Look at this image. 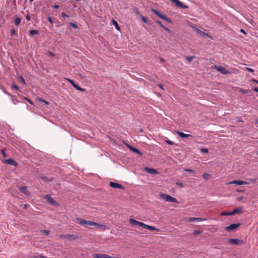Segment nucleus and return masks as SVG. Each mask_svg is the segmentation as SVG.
Listing matches in <instances>:
<instances>
[{
  "instance_id": "1",
  "label": "nucleus",
  "mask_w": 258,
  "mask_h": 258,
  "mask_svg": "<svg viewBox=\"0 0 258 258\" xmlns=\"http://www.w3.org/2000/svg\"><path fill=\"white\" fill-rule=\"evenodd\" d=\"M130 224L132 225H137L139 227H142L144 229H147L150 230L159 231V229L156 228L155 227L147 225L143 222L137 221L134 219H130L129 220Z\"/></svg>"
},
{
  "instance_id": "2",
  "label": "nucleus",
  "mask_w": 258,
  "mask_h": 258,
  "mask_svg": "<svg viewBox=\"0 0 258 258\" xmlns=\"http://www.w3.org/2000/svg\"><path fill=\"white\" fill-rule=\"evenodd\" d=\"M76 220L78 223L85 227H88V226H93L97 225V223L95 222L86 220L81 218H77Z\"/></svg>"
},
{
  "instance_id": "3",
  "label": "nucleus",
  "mask_w": 258,
  "mask_h": 258,
  "mask_svg": "<svg viewBox=\"0 0 258 258\" xmlns=\"http://www.w3.org/2000/svg\"><path fill=\"white\" fill-rule=\"evenodd\" d=\"M160 197L162 199H163L167 202L178 203V201L176 198L172 197L168 195L161 194H160Z\"/></svg>"
},
{
  "instance_id": "4",
  "label": "nucleus",
  "mask_w": 258,
  "mask_h": 258,
  "mask_svg": "<svg viewBox=\"0 0 258 258\" xmlns=\"http://www.w3.org/2000/svg\"><path fill=\"white\" fill-rule=\"evenodd\" d=\"M214 68L223 75H227L230 73L229 71H228L225 68L222 67L215 66L214 67Z\"/></svg>"
},
{
  "instance_id": "5",
  "label": "nucleus",
  "mask_w": 258,
  "mask_h": 258,
  "mask_svg": "<svg viewBox=\"0 0 258 258\" xmlns=\"http://www.w3.org/2000/svg\"><path fill=\"white\" fill-rule=\"evenodd\" d=\"M66 80L69 82H70L72 85V86L75 88L77 90H79V91H82V92H84L85 91V89H83V88H82L81 87H80L77 84H76L75 82L71 80V79H66Z\"/></svg>"
},
{
  "instance_id": "6",
  "label": "nucleus",
  "mask_w": 258,
  "mask_h": 258,
  "mask_svg": "<svg viewBox=\"0 0 258 258\" xmlns=\"http://www.w3.org/2000/svg\"><path fill=\"white\" fill-rule=\"evenodd\" d=\"M66 80L69 82H70L72 85V86L75 88L77 90H79V91H82V92H84L85 91V89H83V88H82L81 87H80L77 84H76L75 82L71 80V79H66Z\"/></svg>"
},
{
  "instance_id": "7",
  "label": "nucleus",
  "mask_w": 258,
  "mask_h": 258,
  "mask_svg": "<svg viewBox=\"0 0 258 258\" xmlns=\"http://www.w3.org/2000/svg\"><path fill=\"white\" fill-rule=\"evenodd\" d=\"M66 80L69 82H70L72 85V86L75 88L77 90H79V91H82V92H84L85 91V89H83V88H82L81 87H80L77 84H76L75 82L71 80V79H66Z\"/></svg>"
},
{
  "instance_id": "8",
  "label": "nucleus",
  "mask_w": 258,
  "mask_h": 258,
  "mask_svg": "<svg viewBox=\"0 0 258 258\" xmlns=\"http://www.w3.org/2000/svg\"><path fill=\"white\" fill-rule=\"evenodd\" d=\"M240 225V223H234L230 225L229 226L226 227L225 229L229 231H233L237 228Z\"/></svg>"
},
{
  "instance_id": "9",
  "label": "nucleus",
  "mask_w": 258,
  "mask_h": 258,
  "mask_svg": "<svg viewBox=\"0 0 258 258\" xmlns=\"http://www.w3.org/2000/svg\"><path fill=\"white\" fill-rule=\"evenodd\" d=\"M94 258H119L118 257H111L106 254L95 253L93 255Z\"/></svg>"
},
{
  "instance_id": "10",
  "label": "nucleus",
  "mask_w": 258,
  "mask_h": 258,
  "mask_svg": "<svg viewBox=\"0 0 258 258\" xmlns=\"http://www.w3.org/2000/svg\"><path fill=\"white\" fill-rule=\"evenodd\" d=\"M248 183L247 182L242 180H235L230 181L228 183V184H234L236 185H245Z\"/></svg>"
},
{
  "instance_id": "11",
  "label": "nucleus",
  "mask_w": 258,
  "mask_h": 258,
  "mask_svg": "<svg viewBox=\"0 0 258 258\" xmlns=\"http://www.w3.org/2000/svg\"><path fill=\"white\" fill-rule=\"evenodd\" d=\"M109 185L113 188H119L121 189H124V187L121 185L120 184L118 183H115L113 182H110L109 183Z\"/></svg>"
},
{
  "instance_id": "12",
  "label": "nucleus",
  "mask_w": 258,
  "mask_h": 258,
  "mask_svg": "<svg viewBox=\"0 0 258 258\" xmlns=\"http://www.w3.org/2000/svg\"><path fill=\"white\" fill-rule=\"evenodd\" d=\"M4 163L13 165L15 167L17 166L18 163L12 158H9L4 161Z\"/></svg>"
},
{
  "instance_id": "13",
  "label": "nucleus",
  "mask_w": 258,
  "mask_h": 258,
  "mask_svg": "<svg viewBox=\"0 0 258 258\" xmlns=\"http://www.w3.org/2000/svg\"><path fill=\"white\" fill-rule=\"evenodd\" d=\"M170 1H172L173 3H175L176 6L178 7L182 8H184V9L187 8V7L186 5H183L182 4V3H181L179 0H170Z\"/></svg>"
},
{
  "instance_id": "14",
  "label": "nucleus",
  "mask_w": 258,
  "mask_h": 258,
  "mask_svg": "<svg viewBox=\"0 0 258 258\" xmlns=\"http://www.w3.org/2000/svg\"><path fill=\"white\" fill-rule=\"evenodd\" d=\"M206 220H207V219H206V218L189 217L187 219V221H188V222H194V221L201 222V221H205Z\"/></svg>"
},
{
  "instance_id": "15",
  "label": "nucleus",
  "mask_w": 258,
  "mask_h": 258,
  "mask_svg": "<svg viewBox=\"0 0 258 258\" xmlns=\"http://www.w3.org/2000/svg\"><path fill=\"white\" fill-rule=\"evenodd\" d=\"M229 242L231 244L238 245L242 243V240L238 239L231 238L229 239Z\"/></svg>"
},
{
  "instance_id": "16",
  "label": "nucleus",
  "mask_w": 258,
  "mask_h": 258,
  "mask_svg": "<svg viewBox=\"0 0 258 258\" xmlns=\"http://www.w3.org/2000/svg\"><path fill=\"white\" fill-rule=\"evenodd\" d=\"M45 198L46 199H47V202H48L49 204H51V205H55V204H56V202H55V201L54 200V199H53L52 197H51L49 195H45Z\"/></svg>"
},
{
  "instance_id": "17",
  "label": "nucleus",
  "mask_w": 258,
  "mask_h": 258,
  "mask_svg": "<svg viewBox=\"0 0 258 258\" xmlns=\"http://www.w3.org/2000/svg\"><path fill=\"white\" fill-rule=\"evenodd\" d=\"M145 169L147 172L152 174H157L158 173V172L156 169L153 168L146 167Z\"/></svg>"
},
{
  "instance_id": "18",
  "label": "nucleus",
  "mask_w": 258,
  "mask_h": 258,
  "mask_svg": "<svg viewBox=\"0 0 258 258\" xmlns=\"http://www.w3.org/2000/svg\"><path fill=\"white\" fill-rule=\"evenodd\" d=\"M127 147L132 152L136 153L140 155H142V153L136 148L130 145H128Z\"/></svg>"
},
{
  "instance_id": "19",
  "label": "nucleus",
  "mask_w": 258,
  "mask_h": 258,
  "mask_svg": "<svg viewBox=\"0 0 258 258\" xmlns=\"http://www.w3.org/2000/svg\"><path fill=\"white\" fill-rule=\"evenodd\" d=\"M176 133L181 138H188V137H191L192 136L190 134H186L182 132H180L179 131H176Z\"/></svg>"
},
{
  "instance_id": "20",
  "label": "nucleus",
  "mask_w": 258,
  "mask_h": 258,
  "mask_svg": "<svg viewBox=\"0 0 258 258\" xmlns=\"http://www.w3.org/2000/svg\"><path fill=\"white\" fill-rule=\"evenodd\" d=\"M242 213V209L241 208H237L234 209L232 212H231L232 215H233L235 214H241Z\"/></svg>"
},
{
  "instance_id": "21",
  "label": "nucleus",
  "mask_w": 258,
  "mask_h": 258,
  "mask_svg": "<svg viewBox=\"0 0 258 258\" xmlns=\"http://www.w3.org/2000/svg\"><path fill=\"white\" fill-rule=\"evenodd\" d=\"M195 31H196V32L201 36L204 37H209V35L207 33H205L204 32L201 31L198 28H195Z\"/></svg>"
},
{
  "instance_id": "22",
  "label": "nucleus",
  "mask_w": 258,
  "mask_h": 258,
  "mask_svg": "<svg viewBox=\"0 0 258 258\" xmlns=\"http://www.w3.org/2000/svg\"><path fill=\"white\" fill-rule=\"evenodd\" d=\"M19 190L26 195H29V192L27 190L25 186H21L19 187Z\"/></svg>"
},
{
  "instance_id": "23",
  "label": "nucleus",
  "mask_w": 258,
  "mask_h": 258,
  "mask_svg": "<svg viewBox=\"0 0 258 258\" xmlns=\"http://www.w3.org/2000/svg\"><path fill=\"white\" fill-rule=\"evenodd\" d=\"M152 11L159 18H161V17L163 15L162 14L160 13L159 11L155 9H152Z\"/></svg>"
},
{
  "instance_id": "24",
  "label": "nucleus",
  "mask_w": 258,
  "mask_h": 258,
  "mask_svg": "<svg viewBox=\"0 0 258 258\" xmlns=\"http://www.w3.org/2000/svg\"><path fill=\"white\" fill-rule=\"evenodd\" d=\"M140 16H141L142 20L145 23L150 25V23H149V21L148 20V19L146 17H144L143 15H140Z\"/></svg>"
},
{
  "instance_id": "25",
  "label": "nucleus",
  "mask_w": 258,
  "mask_h": 258,
  "mask_svg": "<svg viewBox=\"0 0 258 258\" xmlns=\"http://www.w3.org/2000/svg\"><path fill=\"white\" fill-rule=\"evenodd\" d=\"M94 226L97 227L98 228H100V229H102V228L107 229V226H106L104 224L97 223V225H95Z\"/></svg>"
},
{
  "instance_id": "26",
  "label": "nucleus",
  "mask_w": 258,
  "mask_h": 258,
  "mask_svg": "<svg viewBox=\"0 0 258 258\" xmlns=\"http://www.w3.org/2000/svg\"><path fill=\"white\" fill-rule=\"evenodd\" d=\"M21 21V19L20 18L16 17L14 20L15 24L17 26H18L20 24Z\"/></svg>"
},
{
  "instance_id": "27",
  "label": "nucleus",
  "mask_w": 258,
  "mask_h": 258,
  "mask_svg": "<svg viewBox=\"0 0 258 258\" xmlns=\"http://www.w3.org/2000/svg\"><path fill=\"white\" fill-rule=\"evenodd\" d=\"M41 234L45 235H48L50 234V232L47 230H42L40 231Z\"/></svg>"
},
{
  "instance_id": "28",
  "label": "nucleus",
  "mask_w": 258,
  "mask_h": 258,
  "mask_svg": "<svg viewBox=\"0 0 258 258\" xmlns=\"http://www.w3.org/2000/svg\"><path fill=\"white\" fill-rule=\"evenodd\" d=\"M220 215L221 216H226V215L231 216V215H232V214H231V212H227L226 211H223L221 213Z\"/></svg>"
},
{
  "instance_id": "29",
  "label": "nucleus",
  "mask_w": 258,
  "mask_h": 258,
  "mask_svg": "<svg viewBox=\"0 0 258 258\" xmlns=\"http://www.w3.org/2000/svg\"><path fill=\"white\" fill-rule=\"evenodd\" d=\"M161 19H162L168 22H171V20L169 18H168L166 16L164 15H162V16L161 17Z\"/></svg>"
},
{
  "instance_id": "30",
  "label": "nucleus",
  "mask_w": 258,
  "mask_h": 258,
  "mask_svg": "<svg viewBox=\"0 0 258 258\" xmlns=\"http://www.w3.org/2000/svg\"><path fill=\"white\" fill-rule=\"evenodd\" d=\"M161 19H162L168 22H171V20L169 18H168L166 16L164 15H162V16L161 17Z\"/></svg>"
},
{
  "instance_id": "31",
  "label": "nucleus",
  "mask_w": 258,
  "mask_h": 258,
  "mask_svg": "<svg viewBox=\"0 0 258 258\" xmlns=\"http://www.w3.org/2000/svg\"><path fill=\"white\" fill-rule=\"evenodd\" d=\"M203 177L204 179H209L210 177H211V175L209 174H208V173H204L203 175Z\"/></svg>"
},
{
  "instance_id": "32",
  "label": "nucleus",
  "mask_w": 258,
  "mask_h": 258,
  "mask_svg": "<svg viewBox=\"0 0 258 258\" xmlns=\"http://www.w3.org/2000/svg\"><path fill=\"white\" fill-rule=\"evenodd\" d=\"M112 23H113V25L115 26V27L116 28V29H117L118 30H119L120 28H119V27L118 26V24L117 23V22H116L115 20H112Z\"/></svg>"
},
{
  "instance_id": "33",
  "label": "nucleus",
  "mask_w": 258,
  "mask_h": 258,
  "mask_svg": "<svg viewBox=\"0 0 258 258\" xmlns=\"http://www.w3.org/2000/svg\"><path fill=\"white\" fill-rule=\"evenodd\" d=\"M11 88L13 90H18V91L20 90L19 87L16 84H12V86H11Z\"/></svg>"
},
{
  "instance_id": "34",
  "label": "nucleus",
  "mask_w": 258,
  "mask_h": 258,
  "mask_svg": "<svg viewBox=\"0 0 258 258\" xmlns=\"http://www.w3.org/2000/svg\"><path fill=\"white\" fill-rule=\"evenodd\" d=\"M239 92L242 93L246 94L249 92H250V91L249 90H243L242 89H240Z\"/></svg>"
},
{
  "instance_id": "35",
  "label": "nucleus",
  "mask_w": 258,
  "mask_h": 258,
  "mask_svg": "<svg viewBox=\"0 0 258 258\" xmlns=\"http://www.w3.org/2000/svg\"><path fill=\"white\" fill-rule=\"evenodd\" d=\"M30 35L31 36H33L35 34H37L38 33V31L37 30H31L30 31Z\"/></svg>"
},
{
  "instance_id": "36",
  "label": "nucleus",
  "mask_w": 258,
  "mask_h": 258,
  "mask_svg": "<svg viewBox=\"0 0 258 258\" xmlns=\"http://www.w3.org/2000/svg\"><path fill=\"white\" fill-rule=\"evenodd\" d=\"M176 184L180 188H182L183 187L182 183L180 181H177L176 182Z\"/></svg>"
},
{
  "instance_id": "37",
  "label": "nucleus",
  "mask_w": 258,
  "mask_h": 258,
  "mask_svg": "<svg viewBox=\"0 0 258 258\" xmlns=\"http://www.w3.org/2000/svg\"><path fill=\"white\" fill-rule=\"evenodd\" d=\"M71 238H73V239L75 238L74 235L67 234L65 236V238L70 239Z\"/></svg>"
},
{
  "instance_id": "38",
  "label": "nucleus",
  "mask_w": 258,
  "mask_h": 258,
  "mask_svg": "<svg viewBox=\"0 0 258 258\" xmlns=\"http://www.w3.org/2000/svg\"><path fill=\"white\" fill-rule=\"evenodd\" d=\"M70 25L75 29H77L78 28L77 25L72 22L70 23Z\"/></svg>"
},
{
  "instance_id": "39",
  "label": "nucleus",
  "mask_w": 258,
  "mask_h": 258,
  "mask_svg": "<svg viewBox=\"0 0 258 258\" xmlns=\"http://www.w3.org/2000/svg\"><path fill=\"white\" fill-rule=\"evenodd\" d=\"M194 58H195V56H187L186 57V59L187 60H188V61L190 62L193 60V59Z\"/></svg>"
},
{
  "instance_id": "40",
  "label": "nucleus",
  "mask_w": 258,
  "mask_h": 258,
  "mask_svg": "<svg viewBox=\"0 0 258 258\" xmlns=\"http://www.w3.org/2000/svg\"><path fill=\"white\" fill-rule=\"evenodd\" d=\"M202 233V231L198 230H195L194 231L193 234L194 235H198Z\"/></svg>"
},
{
  "instance_id": "41",
  "label": "nucleus",
  "mask_w": 258,
  "mask_h": 258,
  "mask_svg": "<svg viewBox=\"0 0 258 258\" xmlns=\"http://www.w3.org/2000/svg\"><path fill=\"white\" fill-rule=\"evenodd\" d=\"M17 32L15 30L12 29L11 30V35H17Z\"/></svg>"
},
{
  "instance_id": "42",
  "label": "nucleus",
  "mask_w": 258,
  "mask_h": 258,
  "mask_svg": "<svg viewBox=\"0 0 258 258\" xmlns=\"http://www.w3.org/2000/svg\"><path fill=\"white\" fill-rule=\"evenodd\" d=\"M38 100L40 101V102H43L44 103H45L46 105H48V102L45 100L44 99H41V98H39L38 99Z\"/></svg>"
},
{
  "instance_id": "43",
  "label": "nucleus",
  "mask_w": 258,
  "mask_h": 258,
  "mask_svg": "<svg viewBox=\"0 0 258 258\" xmlns=\"http://www.w3.org/2000/svg\"><path fill=\"white\" fill-rule=\"evenodd\" d=\"M184 171L187 172L189 173H193L194 172V170L190 169H185Z\"/></svg>"
},
{
  "instance_id": "44",
  "label": "nucleus",
  "mask_w": 258,
  "mask_h": 258,
  "mask_svg": "<svg viewBox=\"0 0 258 258\" xmlns=\"http://www.w3.org/2000/svg\"><path fill=\"white\" fill-rule=\"evenodd\" d=\"M156 22L158 24H159V25H160L162 28H164V25H163L162 24L161 22L160 21H159V20H156Z\"/></svg>"
},
{
  "instance_id": "45",
  "label": "nucleus",
  "mask_w": 258,
  "mask_h": 258,
  "mask_svg": "<svg viewBox=\"0 0 258 258\" xmlns=\"http://www.w3.org/2000/svg\"><path fill=\"white\" fill-rule=\"evenodd\" d=\"M20 80H21V82L24 85H25L26 84V82H25V79L22 76L20 77Z\"/></svg>"
},
{
  "instance_id": "46",
  "label": "nucleus",
  "mask_w": 258,
  "mask_h": 258,
  "mask_svg": "<svg viewBox=\"0 0 258 258\" xmlns=\"http://www.w3.org/2000/svg\"><path fill=\"white\" fill-rule=\"evenodd\" d=\"M61 15L62 17H67V18H69L70 16L68 15H67L66 13H64V12H62L61 13Z\"/></svg>"
},
{
  "instance_id": "47",
  "label": "nucleus",
  "mask_w": 258,
  "mask_h": 258,
  "mask_svg": "<svg viewBox=\"0 0 258 258\" xmlns=\"http://www.w3.org/2000/svg\"><path fill=\"white\" fill-rule=\"evenodd\" d=\"M165 142L169 145H173V142H172V141H170V140H166Z\"/></svg>"
},
{
  "instance_id": "48",
  "label": "nucleus",
  "mask_w": 258,
  "mask_h": 258,
  "mask_svg": "<svg viewBox=\"0 0 258 258\" xmlns=\"http://www.w3.org/2000/svg\"><path fill=\"white\" fill-rule=\"evenodd\" d=\"M201 151L203 153H208V150L207 149H206V148H203V149H201Z\"/></svg>"
},
{
  "instance_id": "49",
  "label": "nucleus",
  "mask_w": 258,
  "mask_h": 258,
  "mask_svg": "<svg viewBox=\"0 0 258 258\" xmlns=\"http://www.w3.org/2000/svg\"><path fill=\"white\" fill-rule=\"evenodd\" d=\"M33 258H48L46 256H44V255H40L37 257H34Z\"/></svg>"
},
{
  "instance_id": "50",
  "label": "nucleus",
  "mask_w": 258,
  "mask_h": 258,
  "mask_svg": "<svg viewBox=\"0 0 258 258\" xmlns=\"http://www.w3.org/2000/svg\"><path fill=\"white\" fill-rule=\"evenodd\" d=\"M245 69L247 71H249L250 72H253V70L252 69L249 68H245Z\"/></svg>"
},
{
  "instance_id": "51",
  "label": "nucleus",
  "mask_w": 258,
  "mask_h": 258,
  "mask_svg": "<svg viewBox=\"0 0 258 258\" xmlns=\"http://www.w3.org/2000/svg\"><path fill=\"white\" fill-rule=\"evenodd\" d=\"M48 21L51 23V24H52L53 23V21H52V19L51 17H48Z\"/></svg>"
},
{
  "instance_id": "52",
  "label": "nucleus",
  "mask_w": 258,
  "mask_h": 258,
  "mask_svg": "<svg viewBox=\"0 0 258 258\" xmlns=\"http://www.w3.org/2000/svg\"><path fill=\"white\" fill-rule=\"evenodd\" d=\"M2 153L3 154V155L4 156V157H7V155L6 154V153L5 152V151L4 150H2Z\"/></svg>"
},
{
  "instance_id": "53",
  "label": "nucleus",
  "mask_w": 258,
  "mask_h": 258,
  "mask_svg": "<svg viewBox=\"0 0 258 258\" xmlns=\"http://www.w3.org/2000/svg\"><path fill=\"white\" fill-rule=\"evenodd\" d=\"M251 81L258 84V81L255 80V79H251Z\"/></svg>"
},
{
  "instance_id": "54",
  "label": "nucleus",
  "mask_w": 258,
  "mask_h": 258,
  "mask_svg": "<svg viewBox=\"0 0 258 258\" xmlns=\"http://www.w3.org/2000/svg\"><path fill=\"white\" fill-rule=\"evenodd\" d=\"M163 29L166 31H168V32H170V30L168 28H166L164 26Z\"/></svg>"
},
{
  "instance_id": "55",
  "label": "nucleus",
  "mask_w": 258,
  "mask_h": 258,
  "mask_svg": "<svg viewBox=\"0 0 258 258\" xmlns=\"http://www.w3.org/2000/svg\"><path fill=\"white\" fill-rule=\"evenodd\" d=\"M253 90L254 91V92H258V88L257 87H255L253 89Z\"/></svg>"
},
{
  "instance_id": "56",
  "label": "nucleus",
  "mask_w": 258,
  "mask_h": 258,
  "mask_svg": "<svg viewBox=\"0 0 258 258\" xmlns=\"http://www.w3.org/2000/svg\"><path fill=\"white\" fill-rule=\"evenodd\" d=\"M26 99H27V101H28L30 104H33V102H32L31 100H30V99H28V98H26Z\"/></svg>"
},
{
  "instance_id": "57",
  "label": "nucleus",
  "mask_w": 258,
  "mask_h": 258,
  "mask_svg": "<svg viewBox=\"0 0 258 258\" xmlns=\"http://www.w3.org/2000/svg\"><path fill=\"white\" fill-rule=\"evenodd\" d=\"M158 86L160 88H161L162 89L164 90L163 88V86H162V85L161 84H158Z\"/></svg>"
},
{
  "instance_id": "58",
  "label": "nucleus",
  "mask_w": 258,
  "mask_h": 258,
  "mask_svg": "<svg viewBox=\"0 0 258 258\" xmlns=\"http://www.w3.org/2000/svg\"><path fill=\"white\" fill-rule=\"evenodd\" d=\"M53 8H54V9H58L59 8V6L58 5H54L53 6Z\"/></svg>"
},
{
  "instance_id": "59",
  "label": "nucleus",
  "mask_w": 258,
  "mask_h": 258,
  "mask_svg": "<svg viewBox=\"0 0 258 258\" xmlns=\"http://www.w3.org/2000/svg\"><path fill=\"white\" fill-rule=\"evenodd\" d=\"M26 19L28 20V21L30 20V17L29 15H28L27 17H26Z\"/></svg>"
},
{
  "instance_id": "60",
  "label": "nucleus",
  "mask_w": 258,
  "mask_h": 258,
  "mask_svg": "<svg viewBox=\"0 0 258 258\" xmlns=\"http://www.w3.org/2000/svg\"><path fill=\"white\" fill-rule=\"evenodd\" d=\"M49 54L51 56H54V54L51 52H49Z\"/></svg>"
},
{
  "instance_id": "61",
  "label": "nucleus",
  "mask_w": 258,
  "mask_h": 258,
  "mask_svg": "<svg viewBox=\"0 0 258 258\" xmlns=\"http://www.w3.org/2000/svg\"><path fill=\"white\" fill-rule=\"evenodd\" d=\"M240 32H241V33H244V34H245V32L244 30H243V29H240Z\"/></svg>"
},
{
  "instance_id": "62",
  "label": "nucleus",
  "mask_w": 258,
  "mask_h": 258,
  "mask_svg": "<svg viewBox=\"0 0 258 258\" xmlns=\"http://www.w3.org/2000/svg\"><path fill=\"white\" fill-rule=\"evenodd\" d=\"M65 236H66V235H61L60 237L62 238H65Z\"/></svg>"
},
{
  "instance_id": "63",
  "label": "nucleus",
  "mask_w": 258,
  "mask_h": 258,
  "mask_svg": "<svg viewBox=\"0 0 258 258\" xmlns=\"http://www.w3.org/2000/svg\"><path fill=\"white\" fill-rule=\"evenodd\" d=\"M191 28L195 30V28H197L195 26H191Z\"/></svg>"
},
{
  "instance_id": "64",
  "label": "nucleus",
  "mask_w": 258,
  "mask_h": 258,
  "mask_svg": "<svg viewBox=\"0 0 258 258\" xmlns=\"http://www.w3.org/2000/svg\"><path fill=\"white\" fill-rule=\"evenodd\" d=\"M241 199H242L241 198L238 199V201H240Z\"/></svg>"
}]
</instances>
